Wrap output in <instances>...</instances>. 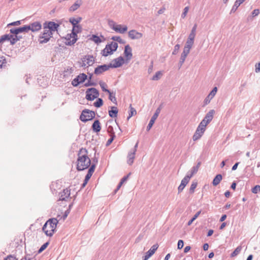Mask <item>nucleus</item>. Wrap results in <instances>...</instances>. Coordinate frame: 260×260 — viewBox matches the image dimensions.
<instances>
[{"label":"nucleus","mask_w":260,"mask_h":260,"mask_svg":"<svg viewBox=\"0 0 260 260\" xmlns=\"http://www.w3.org/2000/svg\"><path fill=\"white\" fill-rule=\"evenodd\" d=\"M259 13V11L258 9H254L252 12V15L253 17H255L257 16Z\"/></svg>","instance_id":"obj_61"},{"label":"nucleus","mask_w":260,"mask_h":260,"mask_svg":"<svg viewBox=\"0 0 260 260\" xmlns=\"http://www.w3.org/2000/svg\"><path fill=\"white\" fill-rule=\"evenodd\" d=\"M69 22L72 24L73 27H74V26L79 25L78 23L75 19V18H74V17L70 18L69 19Z\"/></svg>","instance_id":"obj_52"},{"label":"nucleus","mask_w":260,"mask_h":260,"mask_svg":"<svg viewBox=\"0 0 260 260\" xmlns=\"http://www.w3.org/2000/svg\"><path fill=\"white\" fill-rule=\"evenodd\" d=\"M95 117V113L94 111H90L88 109H84L82 111L80 116V120L83 122L92 120Z\"/></svg>","instance_id":"obj_7"},{"label":"nucleus","mask_w":260,"mask_h":260,"mask_svg":"<svg viewBox=\"0 0 260 260\" xmlns=\"http://www.w3.org/2000/svg\"><path fill=\"white\" fill-rule=\"evenodd\" d=\"M206 129H204V127H202L200 125H198L195 133L192 136L193 141H196L199 140L203 135Z\"/></svg>","instance_id":"obj_13"},{"label":"nucleus","mask_w":260,"mask_h":260,"mask_svg":"<svg viewBox=\"0 0 260 260\" xmlns=\"http://www.w3.org/2000/svg\"><path fill=\"white\" fill-rule=\"evenodd\" d=\"M154 253V251H152V250L150 249L146 253L145 255L143 257V260H148Z\"/></svg>","instance_id":"obj_35"},{"label":"nucleus","mask_w":260,"mask_h":260,"mask_svg":"<svg viewBox=\"0 0 260 260\" xmlns=\"http://www.w3.org/2000/svg\"><path fill=\"white\" fill-rule=\"evenodd\" d=\"M58 221L56 218L48 220L44 224L42 230L47 236L51 237L56 231V225Z\"/></svg>","instance_id":"obj_2"},{"label":"nucleus","mask_w":260,"mask_h":260,"mask_svg":"<svg viewBox=\"0 0 260 260\" xmlns=\"http://www.w3.org/2000/svg\"><path fill=\"white\" fill-rule=\"evenodd\" d=\"M193 43L194 41L187 40L186 44L183 48V51L189 53L190 50L191 48L192 45H193Z\"/></svg>","instance_id":"obj_25"},{"label":"nucleus","mask_w":260,"mask_h":260,"mask_svg":"<svg viewBox=\"0 0 260 260\" xmlns=\"http://www.w3.org/2000/svg\"><path fill=\"white\" fill-rule=\"evenodd\" d=\"M7 66L6 58L4 56H0V68H5Z\"/></svg>","instance_id":"obj_31"},{"label":"nucleus","mask_w":260,"mask_h":260,"mask_svg":"<svg viewBox=\"0 0 260 260\" xmlns=\"http://www.w3.org/2000/svg\"><path fill=\"white\" fill-rule=\"evenodd\" d=\"M194 175L193 173L190 172V174H187L183 178L187 179V181H189L190 179L192 177V176Z\"/></svg>","instance_id":"obj_60"},{"label":"nucleus","mask_w":260,"mask_h":260,"mask_svg":"<svg viewBox=\"0 0 260 260\" xmlns=\"http://www.w3.org/2000/svg\"><path fill=\"white\" fill-rule=\"evenodd\" d=\"M70 195V190L68 188L64 189L62 192L60 193L59 200L66 201Z\"/></svg>","instance_id":"obj_19"},{"label":"nucleus","mask_w":260,"mask_h":260,"mask_svg":"<svg viewBox=\"0 0 260 260\" xmlns=\"http://www.w3.org/2000/svg\"><path fill=\"white\" fill-rule=\"evenodd\" d=\"M59 25L53 21H46L43 23V28H47L50 30L51 33L55 31H57Z\"/></svg>","instance_id":"obj_11"},{"label":"nucleus","mask_w":260,"mask_h":260,"mask_svg":"<svg viewBox=\"0 0 260 260\" xmlns=\"http://www.w3.org/2000/svg\"><path fill=\"white\" fill-rule=\"evenodd\" d=\"M100 85L102 89V90L107 93H110V90L106 88L107 84L104 82H100Z\"/></svg>","instance_id":"obj_39"},{"label":"nucleus","mask_w":260,"mask_h":260,"mask_svg":"<svg viewBox=\"0 0 260 260\" xmlns=\"http://www.w3.org/2000/svg\"><path fill=\"white\" fill-rule=\"evenodd\" d=\"M95 84L93 82H92L91 80H88V82L85 84V86L86 87L89 86H94Z\"/></svg>","instance_id":"obj_63"},{"label":"nucleus","mask_w":260,"mask_h":260,"mask_svg":"<svg viewBox=\"0 0 260 260\" xmlns=\"http://www.w3.org/2000/svg\"><path fill=\"white\" fill-rule=\"evenodd\" d=\"M240 5L241 4L238 2L236 1V2L234 3V5H233V6L231 10L230 14L235 13L236 11V10H237L238 8L240 6Z\"/></svg>","instance_id":"obj_37"},{"label":"nucleus","mask_w":260,"mask_h":260,"mask_svg":"<svg viewBox=\"0 0 260 260\" xmlns=\"http://www.w3.org/2000/svg\"><path fill=\"white\" fill-rule=\"evenodd\" d=\"M110 138L107 142V144H106L107 146L109 145L112 142V141L114 140V139L115 137V134H113L112 135H110Z\"/></svg>","instance_id":"obj_55"},{"label":"nucleus","mask_w":260,"mask_h":260,"mask_svg":"<svg viewBox=\"0 0 260 260\" xmlns=\"http://www.w3.org/2000/svg\"><path fill=\"white\" fill-rule=\"evenodd\" d=\"M201 162H199L196 166H193L191 168L190 172H192V173H193L194 174H196V173H197V172L198 171L199 168L200 166H201Z\"/></svg>","instance_id":"obj_42"},{"label":"nucleus","mask_w":260,"mask_h":260,"mask_svg":"<svg viewBox=\"0 0 260 260\" xmlns=\"http://www.w3.org/2000/svg\"><path fill=\"white\" fill-rule=\"evenodd\" d=\"M196 35V33L190 32V33L189 35L187 40L194 41Z\"/></svg>","instance_id":"obj_56"},{"label":"nucleus","mask_w":260,"mask_h":260,"mask_svg":"<svg viewBox=\"0 0 260 260\" xmlns=\"http://www.w3.org/2000/svg\"><path fill=\"white\" fill-rule=\"evenodd\" d=\"M49 243V242H47L45 243L43 245H42L41 246V247L40 248V249H39L38 253H40L43 251H44L47 248V247L48 246Z\"/></svg>","instance_id":"obj_47"},{"label":"nucleus","mask_w":260,"mask_h":260,"mask_svg":"<svg viewBox=\"0 0 260 260\" xmlns=\"http://www.w3.org/2000/svg\"><path fill=\"white\" fill-rule=\"evenodd\" d=\"M77 77L79 79V81L81 83L85 81L87 78V76L84 73H82L77 76Z\"/></svg>","instance_id":"obj_33"},{"label":"nucleus","mask_w":260,"mask_h":260,"mask_svg":"<svg viewBox=\"0 0 260 260\" xmlns=\"http://www.w3.org/2000/svg\"><path fill=\"white\" fill-rule=\"evenodd\" d=\"M94 62V58L92 55H85L82 58L81 66L82 67L92 66Z\"/></svg>","instance_id":"obj_10"},{"label":"nucleus","mask_w":260,"mask_h":260,"mask_svg":"<svg viewBox=\"0 0 260 260\" xmlns=\"http://www.w3.org/2000/svg\"><path fill=\"white\" fill-rule=\"evenodd\" d=\"M99 96V92L95 88H88L86 91V99L88 101H93Z\"/></svg>","instance_id":"obj_9"},{"label":"nucleus","mask_w":260,"mask_h":260,"mask_svg":"<svg viewBox=\"0 0 260 260\" xmlns=\"http://www.w3.org/2000/svg\"><path fill=\"white\" fill-rule=\"evenodd\" d=\"M188 10L189 8L188 7H186L184 8L183 12L181 14V17L182 18H184L186 17V14L188 11Z\"/></svg>","instance_id":"obj_57"},{"label":"nucleus","mask_w":260,"mask_h":260,"mask_svg":"<svg viewBox=\"0 0 260 260\" xmlns=\"http://www.w3.org/2000/svg\"><path fill=\"white\" fill-rule=\"evenodd\" d=\"M53 33L47 28H44L43 32L41 33L39 36V42L40 44L47 43L52 37Z\"/></svg>","instance_id":"obj_5"},{"label":"nucleus","mask_w":260,"mask_h":260,"mask_svg":"<svg viewBox=\"0 0 260 260\" xmlns=\"http://www.w3.org/2000/svg\"><path fill=\"white\" fill-rule=\"evenodd\" d=\"M252 192L253 193H257L260 192V185H256L252 188Z\"/></svg>","instance_id":"obj_48"},{"label":"nucleus","mask_w":260,"mask_h":260,"mask_svg":"<svg viewBox=\"0 0 260 260\" xmlns=\"http://www.w3.org/2000/svg\"><path fill=\"white\" fill-rule=\"evenodd\" d=\"M12 37V35L6 34L2 36L0 39V43L5 41H9L11 43V39Z\"/></svg>","instance_id":"obj_30"},{"label":"nucleus","mask_w":260,"mask_h":260,"mask_svg":"<svg viewBox=\"0 0 260 260\" xmlns=\"http://www.w3.org/2000/svg\"><path fill=\"white\" fill-rule=\"evenodd\" d=\"M90 40L96 44H99L102 42L106 41V38L104 36L101 35L100 36H98L96 35H92L90 38Z\"/></svg>","instance_id":"obj_17"},{"label":"nucleus","mask_w":260,"mask_h":260,"mask_svg":"<svg viewBox=\"0 0 260 260\" xmlns=\"http://www.w3.org/2000/svg\"><path fill=\"white\" fill-rule=\"evenodd\" d=\"M222 178V175L221 174L217 175L212 181V184L214 186H217L219 184L220 182L221 181Z\"/></svg>","instance_id":"obj_29"},{"label":"nucleus","mask_w":260,"mask_h":260,"mask_svg":"<svg viewBox=\"0 0 260 260\" xmlns=\"http://www.w3.org/2000/svg\"><path fill=\"white\" fill-rule=\"evenodd\" d=\"M217 91V88L216 87H215L213 88L212 91L210 92L208 95L211 96V98H213L215 95L216 94Z\"/></svg>","instance_id":"obj_53"},{"label":"nucleus","mask_w":260,"mask_h":260,"mask_svg":"<svg viewBox=\"0 0 260 260\" xmlns=\"http://www.w3.org/2000/svg\"><path fill=\"white\" fill-rule=\"evenodd\" d=\"M27 31H31L33 32H38L42 29V24L40 21H35L31 22L26 25Z\"/></svg>","instance_id":"obj_8"},{"label":"nucleus","mask_w":260,"mask_h":260,"mask_svg":"<svg viewBox=\"0 0 260 260\" xmlns=\"http://www.w3.org/2000/svg\"><path fill=\"white\" fill-rule=\"evenodd\" d=\"M255 71L256 73H258L260 72V62L255 64Z\"/></svg>","instance_id":"obj_64"},{"label":"nucleus","mask_w":260,"mask_h":260,"mask_svg":"<svg viewBox=\"0 0 260 260\" xmlns=\"http://www.w3.org/2000/svg\"><path fill=\"white\" fill-rule=\"evenodd\" d=\"M180 45H179V44H177V45H176L175 46L174 48V50H173V51L172 52V54L173 55H176V54H177L178 53V51H179V50L180 49Z\"/></svg>","instance_id":"obj_54"},{"label":"nucleus","mask_w":260,"mask_h":260,"mask_svg":"<svg viewBox=\"0 0 260 260\" xmlns=\"http://www.w3.org/2000/svg\"><path fill=\"white\" fill-rule=\"evenodd\" d=\"M129 109H130V111H129V113L128 116L127 118V120H129V119L131 117H132L133 115L136 114V113H137L136 110H135V109L134 108H133L132 106V105H130Z\"/></svg>","instance_id":"obj_34"},{"label":"nucleus","mask_w":260,"mask_h":260,"mask_svg":"<svg viewBox=\"0 0 260 260\" xmlns=\"http://www.w3.org/2000/svg\"><path fill=\"white\" fill-rule=\"evenodd\" d=\"M82 4V0H77L69 9L70 12H73L77 10Z\"/></svg>","instance_id":"obj_20"},{"label":"nucleus","mask_w":260,"mask_h":260,"mask_svg":"<svg viewBox=\"0 0 260 260\" xmlns=\"http://www.w3.org/2000/svg\"><path fill=\"white\" fill-rule=\"evenodd\" d=\"M183 245H184L183 241L182 240H179L178 242V244H177L178 249H181V248H183Z\"/></svg>","instance_id":"obj_59"},{"label":"nucleus","mask_w":260,"mask_h":260,"mask_svg":"<svg viewBox=\"0 0 260 260\" xmlns=\"http://www.w3.org/2000/svg\"><path fill=\"white\" fill-rule=\"evenodd\" d=\"M124 54L127 60H130L132 57V50L128 45H126L124 47Z\"/></svg>","instance_id":"obj_21"},{"label":"nucleus","mask_w":260,"mask_h":260,"mask_svg":"<svg viewBox=\"0 0 260 260\" xmlns=\"http://www.w3.org/2000/svg\"><path fill=\"white\" fill-rule=\"evenodd\" d=\"M161 73L160 71L157 72L152 77V80L154 81L158 80L160 78V75H161Z\"/></svg>","instance_id":"obj_44"},{"label":"nucleus","mask_w":260,"mask_h":260,"mask_svg":"<svg viewBox=\"0 0 260 260\" xmlns=\"http://www.w3.org/2000/svg\"><path fill=\"white\" fill-rule=\"evenodd\" d=\"M209 123H208V122H207L205 119L203 118V119L201 121V122L200 123V124H199V125H200V126L202 127H204V129H206V126L209 124Z\"/></svg>","instance_id":"obj_50"},{"label":"nucleus","mask_w":260,"mask_h":260,"mask_svg":"<svg viewBox=\"0 0 260 260\" xmlns=\"http://www.w3.org/2000/svg\"><path fill=\"white\" fill-rule=\"evenodd\" d=\"M128 36L133 40L139 39L142 37V34L133 29L129 31Z\"/></svg>","instance_id":"obj_18"},{"label":"nucleus","mask_w":260,"mask_h":260,"mask_svg":"<svg viewBox=\"0 0 260 260\" xmlns=\"http://www.w3.org/2000/svg\"><path fill=\"white\" fill-rule=\"evenodd\" d=\"M118 44L115 42H112L110 44L106 45L105 48L102 51V54L104 56H107L109 54H112L118 48Z\"/></svg>","instance_id":"obj_4"},{"label":"nucleus","mask_w":260,"mask_h":260,"mask_svg":"<svg viewBox=\"0 0 260 260\" xmlns=\"http://www.w3.org/2000/svg\"><path fill=\"white\" fill-rule=\"evenodd\" d=\"M197 185H198V183L197 181H193L191 183V184L190 188H189V192L190 193H192L194 192V189L197 187Z\"/></svg>","instance_id":"obj_38"},{"label":"nucleus","mask_w":260,"mask_h":260,"mask_svg":"<svg viewBox=\"0 0 260 260\" xmlns=\"http://www.w3.org/2000/svg\"><path fill=\"white\" fill-rule=\"evenodd\" d=\"M212 99V98H211V96L208 95L204 100V105H207V104H208L210 102Z\"/></svg>","instance_id":"obj_58"},{"label":"nucleus","mask_w":260,"mask_h":260,"mask_svg":"<svg viewBox=\"0 0 260 260\" xmlns=\"http://www.w3.org/2000/svg\"><path fill=\"white\" fill-rule=\"evenodd\" d=\"M107 131L108 133L110 135H112L113 134H114L113 128L112 126H109L108 127Z\"/></svg>","instance_id":"obj_62"},{"label":"nucleus","mask_w":260,"mask_h":260,"mask_svg":"<svg viewBox=\"0 0 260 260\" xmlns=\"http://www.w3.org/2000/svg\"><path fill=\"white\" fill-rule=\"evenodd\" d=\"M81 31L82 27L80 25L73 27L72 33L70 35H67L66 38L67 40L66 44L69 46L74 44L77 40V34Z\"/></svg>","instance_id":"obj_3"},{"label":"nucleus","mask_w":260,"mask_h":260,"mask_svg":"<svg viewBox=\"0 0 260 260\" xmlns=\"http://www.w3.org/2000/svg\"><path fill=\"white\" fill-rule=\"evenodd\" d=\"M113 63L109 64L110 68H117L121 67L124 63L123 57L121 56L114 59L112 61Z\"/></svg>","instance_id":"obj_12"},{"label":"nucleus","mask_w":260,"mask_h":260,"mask_svg":"<svg viewBox=\"0 0 260 260\" xmlns=\"http://www.w3.org/2000/svg\"><path fill=\"white\" fill-rule=\"evenodd\" d=\"M80 83V81H79V79L77 76L72 81V84L73 86L76 87Z\"/></svg>","instance_id":"obj_49"},{"label":"nucleus","mask_w":260,"mask_h":260,"mask_svg":"<svg viewBox=\"0 0 260 260\" xmlns=\"http://www.w3.org/2000/svg\"><path fill=\"white\" fill-rule=\"evenodd\" d=\"M10 32L13 35H18L20 33H28L26 25L17 28H12L10 29Z\"/></svg>","instance_id":"obj_15"},{"label":"nucleus","mask_w":260,"mask_h":260,"mask_svg":"<svg viewBox=\"0 0 260 260\" xmlns=\"http://www.w3.org/2000/svg\"><path fill=\"white\" fill-rule=\"evenodd\" d=\"M77 163V170L79 171L84 170L90 166L91 160L85 148H82L78 151Z\"/></svg>","instance_id":"obj_1"},{"label":"nucleus","mask_w":260,"mask_h":260,"mask_svg":"<svg viewBox=\"0 0 260 260\" xmlns=\"http://www.w3.org/2000/svg\"><path fill=\"white\" fill-rule=\"evenodd\" d=\"M111 110H109V115L111 118H115L117 116L118 110L116 107H111Z\"/></svg>","instance_id":"obj_24"},{"label":"nucleus","mask_w":260,"mask_h":260,"mask_svg":"<svg viewBox=\"0 0 260 260\" xmlns=\"http://www.w3.org/2000/svg\"><path fill=\"white\" fill-rule=\"evenodd\" d=\"M187 178L186 179L183 178L181 180V184H180V185L179 186V187L178 188V193L181 192L183 190V189L184 188L185 186L188 183V181H187Z\"/></svg>","instance_id":"obj_27"},{"label":"nucleus","mask_w":260,"mask_h":260,"mask_svg":"<svg viewBox=\"0 0 260 260\" xmlns=\"http://www.w3.org/2000/svg\"><path fill=\"white\" fill-rule=\"evenodd\" d=\"M188 54H189V53L185 52L184 51H183V52L181 53V57L180 58V60L181 61V62H184L186 57Z\"/></svg>","instance_id":"obj_46"},{"label":"nucleus","mask_w":260,"mask_h":260,"mask_svg":"<svg viewBox=\"0 0 260 260\" xmlns=\"http://www.w3.org/2000/svg\"><path fill=\"white\" fill-rule=\"evenodd\" d=\"M92 130L95 132H100L101 129V126L100 121L99 120H95L92 125Z\"/></svg>","instance_id":"obj_23"},{"label":"nucleus","mask_w":260,"mask_h":260,"mask_svg":"<svg viewBox=\"0 0 260 260\" xmlns=\"http://www.w3.org/2000/svg\"><path fill=\"white\" fill-rule=\"evenodd\" d=\"M95 164H92L91 165V166L90 167V168H89L87 173L89 174L92 175V174L94 172V171L95 170Z\"/></svg>","instance_id":"obj_51"},{"label":"nucleus","mask_w":260,"mask_h":260,"mask_svg":"<svg viewBox=\"0 0 260 260\" xmlns=\"http://www.w3.org/2000/svg\"><path fill=\"white\" fill-rule=\"evenodd\" d=\"M161 111V107L159 106L155 111V113L152 116L148 125L147 126V131H149L152 126H153L155 120L157 119V118L159 114L160 113Z\"/></svg>","instance_id":"obj_14"},{"label":"nucleus","mask_w":260,"mask_h":260,"mask_svg":"<svg viewBox=\"0 0 260 260\" xmlns=\"http://www.w3.org/2000/svg\"><path fill=\"white\" fill-rule=\"evenodd\" d=\"M109 94V100L114 103L117 104V101L115 97V93L113 94L110 91V93H108Z\"/></svg>","instance_id":"obj_40"},{"label":"nucleus","mask_w":260,"mask_h":260,"mask_svg":"<svg viewBox=\"0 0 260 260\" xmlns=\"http://www.w3.org/2000/svg\"><path fill=\"white\" fill-rule=\"evenodd\" d=\"M110 69L108 64H103L98 66L94 70V73L97 75L102 74Z\"/></svg>","instance_id":"obj_16"},{"label":"nucleus","mask_w":260,"mask_h":260,"mask_svg":"<svg viewBox=\"0 0 260 260\" xmlns=\"http://www.w3.org/2000/svg\"><path fill=\"white\" fill-rule=\"evenodd\" d=\"M103 105V101L101 98H98L95 102L94 103L93 105L96 108H100Z\"/></svg>","instance_id":"obj_36"},{"label":"nucleus","mask_w":260,"mask_h":260,"mask_svg":"<svg viewBox=\"0 0 260 260\" xmlns=\"http://www.w3.org/2000/svg\"><path fill=\"white\" fill-rule=\"evenodd\" d=\"M201 213V211H198L194 215V216L192 217V218L190 220L188 221V222L187 223V225H190L192 224V223L193 222V221L194 220H195L199 217V216L200 215Z\"/></svg>","instance_id":"obj_32"},{"label":"nucleus","mask_w":260,"mask_h":260,"mask_svg":"<svg viewBox=\"0 0 260 260\" xmlns=\"http://www.w3.org/2000/svg\"><path fill=\"white\" fill-rule=\"evenodd\" d=\"M135 152L132 151L131 150L129 152L127 155V163L129 165H131L133 163L134 158L135 157Z\"/></svg>","instance_id":"obj_26"},{"label":"nucleus","mask_w":260,"mask_h":260,"mask_svg":"<svg viewBox=\"0 0 260 260\" xmlns=\"http://www.w3.org/2000/svg\"><path fill=\"white\" fill-rule=\"evenodd\" d=\"M22 20H18L16 21H14L11 23H10L7 24V27H10L11 26H18L22 23Z\"/></svg>","instance_id":"obj_43"},{"label":"nucleus","mask_w":260,"mask_h":260,"mask_svg":"<svg viewBox=\"0 0 260 260\" xmlns=\"http://www.w3.org/2000/svg\"><path fill=\"white\" fill-rule=\"evenodd\" d=\"M215 113V111L214 110H210L205 115L204 119L208 122V123H210L212 120L213 118L214 115Z\"/></svg>","instance_id":"obj_22"},{"label":"nucleus","mask_w":260,"mask_h":260,"mask_svg":"<svg viewBox=\"0 0 260 260\" xmlns=\"http://www.w3.org/2000/svg\"><path fill=\"white\" fill-rule=\"evenodd\" d=\"M22 39V37L18 35H12L11 39V45H13L16 43L17 42Z\"/></svg>","instance_id":"obj_28"},{"label":"nucleus","mask_w":260,"mask_h":260,"mask_svg":"<svg viewBox=\"0 0 260 260\" xmlns=\"http://www.w3.org/2000/svg\"><path fill=\"white\" fill-rule=\"evenodd\" d=\"M241 250V247L240 246L237 247L235 250L231 253V257H234L237 255Z\"/></svg>","instance_id":"obj_41"},{"label":"nucleus","mask_w":260,"mask_h":260,"mask_svg":"<svg viewBox=\"0 0 260 260\" xmlns=\"http://www.w3.org/2000/svg\"><path fill=\"white\" fill-rule=\"evenodd\" d=\"M108 24L114 31L120 34H124L127 30V27L126 25L122 26L121 24H117L112 20H109Z\"/></svg>","instance_id":"obj_6"},{"label":"nucleus","mask_w":260,"mask_h":260,"mask_svg":"<svg viewBox=\"0 0 260 260\" xmlns=\"http://www.w3.org/2000/svg\"><path fill=\"white\" fill-rule=\"evenodd\" d=\"M112 40L119 42L120 44L124 43V41L119 36H113L111 38Z\"/></svg>","instance_id":"obj_45"}]
</instances>
